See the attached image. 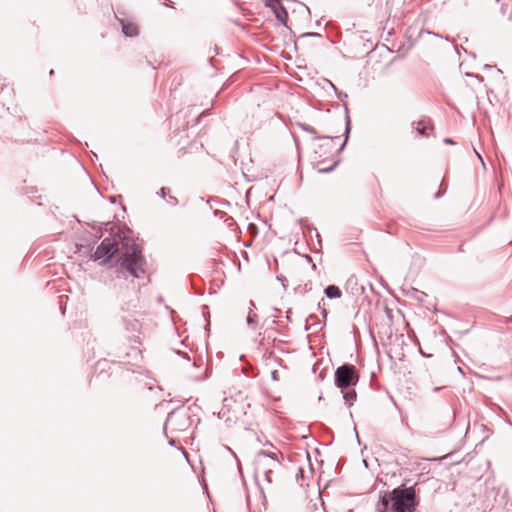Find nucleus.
Here are the masks:
<instances>
[{"mask_svg": "<svg viewBox=\"0 0 512 512\" xmlns=\"http://www.w3.org/2000/svg\"><path fill=\"white\" fill-rule=\"evenodd\" d=\"M118 251H122L118 262L123 269L136 278L144 274L145 260L141 254V248L131 239L123 238L121 246H119L116 238H105L96 248L92 257L95 260L111 258Z\"/></svg>", "mask_w": 512, "mask_h": 512, "instance_id": "f257e3e1", "label": "nucleus"}, {"mask_svg": "<svg viewBox=\"0 0 512 512\" xmlns=\"http://www.w3.org/2000/svg\"><path fill=\"white\" fill-rule=\"evenodd\" d=\"M417 505L413 488H395L384 493L377 506V512H414Z\"/></svg>", "mask_w": 512, "mask_h": 512, "instance_id": "f03ea898", "label": "nucleus"}, {"mask_svg": "<svg viewBox=\"0 0 512 512\" xmlns=\"http://www.w3.org/2000/svg\"><path fill=\"white\" fill-rule=\"evenodd\" d=\"M248 407L246 397L241 392H237L224 398L219 415L225 418L226 421H237L246 414Z\"/></svg>", "mask_w": 512, "mask_h": 512, "instance_id": "7ed1b4c3", "label": "nucleus"}, {"mask_svg": "<svg viewBox=\"0 0 512 512\" xmlns=\"http://www.w3.org/2000/svg\"><path fill=\"white\" fill-rule=\"evenodd\" d=\"M335 152V147L331 140H324L317 145L315 154L321 158L326 156L324 160H318L316 162V168L319 172H329L337 164V161L332 157Z\"/></svg>", "mask_w": 512, "mask_h": 512, "instance_id": "20e7f679", "label": "nucleus"}, {"mask_svg": "<svg viewBox=\"0 0 512 512\" xmlns=\"http://www.w3.org/2000/svg\"><path fill=\"white\" fill-rule=\"evenodd\" d=\"M334 376L335 384L341 390L354 386L359 380L356 367L352 364H344L338 367Z\"/></svg>", "mask_w": 512, "mask_h": 512, "instance_id": "39448f33", "label": "nucleus"}, {"mask_svg": "<svg viewBox=\"0 0 512 512\" xmlns=\"http://www.w3.org/2000/svg\"><path fill=\"white\" fill-rule=\"evenodd\" d=\"M268 5L274 10L276 17L284 22L287 18V12L285 8L281 5L280 0H269Z\"/></svg>", "mask_w": 512, "mask_h": 512, "instance_id": "423d86ee", "label": "nucleus"}, {"mask_svg": "<svg viewBox=\"0 0 512 512\" xmlns=\"http://www.w3.org/2000/svg\"><path fill=\"white\" fill-rule=\"evenodd\" d=\"M122 31L128 37H134L139 34V28L136 23L121 21Z\"/></svg>", "mask_w": 512, "mask_h": 512, "instance_id": "0eeeda50", "label": "nucleus"}, {"mask_svg": "<svg viewBox=\"0 0 512 512\" xmlns=\"http://www.w3.org/2000/svg\"><path fill=\"white\" fill-rule=\"evenodd\" d=\"M325 294L328 298H340L342 296L341 290L335 285H329L325 289Z\"/></svg>", "mask_w": 512, "mask_h": 512, "instance_id": "6e6552de", "label": "nucleus"}, {"mask_svg": "<svg viewBox=\"0 0 512 512\" xmlns=\"http://www.w3.org/2000/svg\"><path fill=\"white\" fill-rule=\"evenodd\" d=\"M416 129L419 132V134L423 136H428L430 132L433 130V127L424 122H418Z\"/></svg>", "mask_w": 512, "mask_h": 512, "instance_id": "1a4fd4ad", "label": "nucleus"}, {"mask_svg": "<svg viewBox=\"0 0 512 512\" xmlns=\"http://www.w3.org/2000/svg\"><path fill=\"white\" fill-rule=\"evenodd\" d=\"M356 396L357 395L355 390H350L344 394V399L349 405H352L353 401L356 399Z\"/></svg>", "mask_w": 512, "mask_h": 512, "instance_id": "9d476101", "label": "nucleus"}, {"mask_svg": "<svg viewBox=\"0 0 512 512\" xmlns=\"http://www.w3.org/2000/svg\"><path fill=\"white\" fill-rule=\"evenodd\" d=\"M139 328H140V324L138 323V321H136L135 323H132V322L127 323L128 330L137 331Z\"/></svg>", "mask_w": 512, "mask_h": 512, "instance_id": "9b49d317", "label": "nucleus"}, {"mask_svg": "<svg viewBox=\"0 0 512 512\" xmlns=\"http://www.w3.org/2000/svg\"><path fill=\"white\" fill-rule=\"evenodd\" d=\"M272 378H273L275 381H278V380H279L278 372H277L276 370L272 372Z\"/></svg>", "mask_w": 512, "mask_h": 512, "instance_id": "f8f14e48", "label": "nucleus"}, {"mask_svg": "<svg viewBox=\"0 0 512 512\" xmlns=\"http://www.w3.org/2000/svg\"><path fill=\"white\" fill-rule=\"evenodd\" d=\"M249 231H250L251 233H255V231H256V226H255L254 224H250V225H249Z\"/></svg>", "mask_w": 512, "mask_h": 512, "instance_id": "ddd939ff", "label": "nucleus"}, {"mask_svg": "<svg viewBox=\"0 0 512 512\" xmlns=\"http://www.w3.org/2000/svg\"><path fill=\"white\" fill-rule=\"evenodd\" d=\"M444 142L448 144H453V141L449 138L445 139Z\"/></svg>", "mask_w": 512, "mask_h": 512, "instance_id": "4468645a", "label": "nucleus"}, {"mask_svg": "<svg viewBox=\"0 0 512 512\" xmlns=\"http://www.w3.org/2000/svg\"><path fill=\"white\" fill-rule=\"evenodd\" d=\"M496 2H498L499 0H495Z\"/></svg>", "mask_w": 512, "mask_h": 512, "instance_id": "2eb2a0df", "label": "nucleus"}]
</instances>
